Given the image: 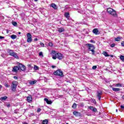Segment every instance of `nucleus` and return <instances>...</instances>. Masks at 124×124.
I'll list each match as a JSON object with an SVG mask.
<instances>
[{"label": "nucleus", "mask_w": 124, "mask_h": 124, "mask_svg": "<svg viewBox=\"0 0 124 124\" xmlns=\"http://www.w3.org/2000/svg\"><path fill=\"white\" fill-rule=\"evenodd\" d=\"M107 11L109 15H112V16H113L114 17H117V16H118L116 11L111 8H108Z\"/></svg>", "instance_id": "f257e3e1"}, {"label": "nucleus", "mask_w": 124, "mask_h": 124, "mask_svg": "<svg viewBox=\"0 0 124 124\" xmlns=\"http://www.w3.org/2000/svg\"><path fill=\"white\" fill-rule=\"evenodd\" d=\"M7 52L10 56L14 57V58H15V59H19L18 54L16 53V52H14L13 50L7 49Z\"/></svg>", "instance_id": "f03ea898"}, {"label": "nucleus", "mask_w": 124, "mask_h": 124, "mask_svg": "<svg viewBox=\"0 0 124 124\" xmlns=\"http://www.w3.org/2000/svg\"><path fill=\"white\" fill-rule=\"evenodd\" d=\"M86 46L88 47V50H89V51H91L92 52V55H94V49H95V47L93 45L91 44H86Z\"/></svg>", "instance_id": "7ed1b4c3"}, {"label": "nucleus", "mask_w": 124, "mask_h": 124, "mask_svg": "<svg viewBox=\"0 0 124 124\" xmlns=\"http://www.w3.org/2000/svg\"><path fill=\"white\" fill-rule=\"evenodd\" d=\"M11 88L12 92H14V93L16 92V88H17V82L16 81H13L12 82Z\"/></svg>", "instance_id": "20e7f679"}, {"label": "nucleus", "mask_w": 124, "mask_h": 124, "mask_svg": "<svg viewBox=\"0 0 124 124\" xmlns=\"http://www.w3.org/2000/svg\"><path fill=\"white\" fill-rule=\"evenodd\" d=\"M54 74L57 76H61V77H63L62 71L61 70H57L56 71L54 72Z\"/></svg>", "instance_id": "39448f33"}, {"label": "nucleus", "mask_w": 124, "mask_h": 124, "mask_svg": "<svg viewBox=\"0 0 124 124\" xmlns=\"http://www.w3.org/2000/svg\"><path fill=\"white\" fill-rule=\"evenodd\" d=\"M27 42L28 43H31L32 41V36H31V34L30 33H27Z\"/></svg>", "instance_id": "423d86ee"}, {"label": "nucleus", "mask_w": 124, "mask_h": 124, "mask_svg": "<svg viewBox=\"0 0 124 124\" xmlns=\"http://www.w3.org/2000/svg\"><path fill=\"white\" fill-rule=\"evenodd\" d=\"M18 68H19V70H22V71H25L26 70V67L25 65L19 63L18 64Z\"/></svg>", "instance_id": "0eeeda50"}, {"label": "nucleus", "mask_w": 124, "mask_h": 124, "mask_svg": "<svg viewBox=\"0 0 124 124\" xmlns=\"http://www.w3.org/2000/svg\"><path fill=\"white\" fill-rule=\"evenodd\" d=\"M63 58V55L61 53H57L56 56V59H58V60H62Z\"/></svg>", "instance_id": "6e6552de"}, {"label": "nucleus", "mask_w": 124, "mask_h": 124, "mask_svg": "<svg viewBox=\"0 0 124 124\" xmlns=\"http://www.w3.org/2000/svg\"><path fill=\"white\" fill-rule=\"evenodd\" d=\"M57 54H58V53H57V52H56V51H55V50L52 51L51 54L52 56V59L53 60H56V56H57Z\"/></svg>", "instance_id": "1a4fd4ad"}, {"label": "nucleus", "mask_w": 124, "mask_h": 124, "mask_svg": "<svg viewBox=\"0 0 124 124\" xmlns=\"http://www.w3.org/2000/svg\"><path fill=\"white\" fill-rule=\"evenodd\" d=\"M101 95H102V91H97V96L99 100H100V99L101 98Z\"/></svg>", "instance_id": "9d476101"}, {"label": "nucleus", "mask_w": 124, "mask_h": 124, "mask_svg": "<svg viewBox=\"0 0 124 124\" xmlns=\"http://www.w3.org/2000/svg\"><path fill=\"white\" fill-rule=\"evenodd\" d=\"M93 32L94 33V34H96V35H98L99 33H100V32L98 31V29L95 28L93 30Z\"/></svg>", "instance_id": "9b49d317"}, {"label": "nucleus", "mask_w": 124, "mask_h": 124, "mask_svg": "<svg viewBox=\"0 0 124 124\" xmlns=\"http://www.w3.org/2000/svg\"><path fill=\"white\" fill-rule=\"evenodd\" d=\"M88 108H89L90 110H92V111L93 112H94V113H96V112H97V109H96V108L93 107H92V106L88 107Z\"/></svg>", "instance_id": "f8f14e48"}, {"label": "nucleus", "mask_w": 124, "mask_h": 124, "mask_svg": "<svg viewBox=\"0 0 124 124\" xmlns=\"http://www.w3.org/2000/svg\"><path fill=\"white\" fill-rule=\"evenodd\" d=\"M50 7L54 9L55 10H57V9H58V6L55 3H51L50 4Z\"/></svg>", "instance_id": "ddd939ff"}, {"label": "nucleus", "mask_w": 124, "mask_h": 124, "mask_svg": "<svg viewBox=\"0 0 124 124\" xmlns=\"http://www.w3.org/2000/svg\"><path fill=\"white\" fill-rule=\"evenodd\" d=\"M18 70H20V68H19V67L18 66H15L13 69L12 71L13 72H17Z\"/></svg>", "instance_id": "4468645a"}, {"label": "nucleus", "mask_w": 124, "mask_h": 124, "mask_svg": "<svg viewBox=\"0 0 124 124\" xmlns=\"http://www.w3.org/2000/svg\"><path fill=\"white\" fill-rule=\"evenodd\" d=\"M44 100H45V101H46V103H47V104H52V102H51V101L49 100L48 99H47V98H45L44 99Z\"/></svg>", "instance_id": "2eb2a0df"}, {"label": "nucleus", "mask_w": 124, "mask_h": 124, "mask_svg": "<svg viewBox=\"0 0 124 124\" xmlns=\"http://www.w3.org/2000/svg\"><path fill=\"white\" fill-rule=\"evenodd\" d=\"M6 99H7V96H4L0 98V100H1V101H3V100H6Z\"/></svg>", "instance_id": "dca6fc26"}, {"label": "nucleus", "mask_w": 124, "mask_h": 124, "mask_svg": "<svg viewBox=\"0 0 124 124\" xmlns=\"http://www.w3.org/2000/svg\"><path fill=\"white\" fill-rule=\"evenodd\" d=\"M27 99L28 102H31L32 100V97H31V96H30L27 97Z\"/></svg>", "instance_id": "f3484780"}, {"label": "nucleus", "mask_w": 124, "mask_h": 124, "mask_svg": "<svg viewBox=\"0 0 124 124\" xmlns=\"http://www.w3.org/2000/svg\"><path fill=\"white\" fill-rule=\"evenodd\" d=\"M79 114H80V113L78 111H74L73 112V114L75 116H76V117H78V116H79Z\"/></svg>", "instance_id": "a211bd4d"}, {"label": "nucleus", "mask_w": 124, "mask_h": 124, "mask_svg": "<svg viewBox=\"0 0 124 124\" xmlns=\"http://www.w3.org/2000/svg\"><path fill=\"white\" fill-rule=\"evenodd\" d=\"M64 16L65 17V18H69V13L65 12L64 13Z\"/></svg>", "instance_id": "6ab92c4d"}, {"label": "nucleus", "mask_w": 124, "mask_h": 124, "mask_svg": "<svg viewBox=\"0 0 124 124\" xmlns=\"http://www.w3.org/2000/svg\"><path fill=\"white\" fill-rule=\"evenodd\" d=\"M36 82H37V81H36V80L30 81L29 82V83L30 85H34V84H35L36 83Z\"/></svg>", "instance_id": "aec40b11"}, {"label": "nucleus", "mask_w": 124, "mask_h": 124, "mask_svg": "<svg viewBox=\"0 0 124 124\" xmlns=\"http://www.w3.org/2000/svg\"><path fill=\"white\" fill-rule=\"evenodd\" d=\"M112 91H113L114 92H119L121 91V89H120V88H113Z\"/></svg>", "instance_id": "412c9836"}, {"label": "nucleus", "mask_w": 124, "mask_h": 124, "mask_svg": "<svg viewBox=\"0 0 124 124\" xmlns=\"http://www.w3.org/2000/svg\"><path fill=\"white\" fill-rule=\"evenodd\" d=\"M10 37L12 39H16V38H17V36L16 35L13 34L10 36Z\"/></svg>", "instance_id": "4be33fe9"}, {"label": "nucleus", "mask_w": 124, "mask_h": 124, "mask_svg": "<svg viewBox=\"0 0 124 124\" xmlns=\"http://www.w3.org/2000/svg\"><path fill=\"white\" fill-rule=\"evenodd\" d=\"M64 31V29L62 28H60L58 30V31L59 32L61 33V32H62L63 31Z\"/></svg>", "instance_id": "5701e85b"}, {"label": "nucleus", "mask_w": 124, "mask_h": 124, "mask_svg": "<svg viewBox=\"0 0 124 124\" xmlns=\"http://www.w3.org/2000/svg\"><path fill=\"white\" fill-rule=\"evenodd\" d=\"M42 124H48V120L46 119L42 122Z\"/></svg>", "instance_id": "b1692460"}, {"label": "nucleus", "mask_w": 124, "mask_h": 124, "mask_svg": "<svg viewBox=\"0 0 124 124\" xmlns=\"http://www.w3.org/2000/svg\"><path fill=\"white\" fill-rule=\"evenodd\" d=\"M103 55H104L105 57H109V55H108V53H107V52L106 51H105L103 52Z\"/></svg>", "instance_id": "393cba45"}, {"label": "nucleus", "mask_w": 124, "mask_h": 124, "mask_svg": "<svg viewBox=\"0 0 124 124\" xmlns=\"http://www.w3.org/2000/svg\"><path fill=\"white\" fill-rule=\"evenodd\" d=\"M77 107V105L76 103L73 104L72 106V108H74V109H76Z\"/></svg>", "instance_id": "a878e982"}, {"label": "nucleus", "mask_w": 124, "mask_h": 124, "mask_svg": "<svg viewBox=\"0 0 124 124\" xmlns=\"http://www.w3.org/2000/svg\"><path fill=\"white\" fill-rule=\"evenodd\" d=\"M12 25H13V26H15V27H16V26H17V22H15V21H13L12 22Z\"/></svg>", "instance_id": "bb28decb"}, {"label": "nucleus", "mask_w": 124, "mask_h": 124, "mask_svg": "<svg viewBox=\"0 0 124 124\" xmlns=\"http://www.w3.org/2000/svg\"><path fill=\"white\" fill-rule=\"evenodd\" d=\"M120 59L122 61V62H124V56L121 55Z\"/></svg>", "instance_id": "cd10ccee"}, {"label": "nucleus", "mask_w": 124, "mask_h": 124, "mask_svg": "<svg viewBox=\"0 0 124 124\" xmlns=\"http://www.w3.org/2000/svg\"><path fill=\"white\" fill-rule=\"evenodd\" d=\"M121 38L120 37H117L115 38V41H120L121 40Z\"/></svg>", "instance_id": "c85d7f7f"}, {"label": "nucleus", "mask_w": 124, "mask_h": 124, "mask_svg": "<svg viewBox=\"0 0 124 124\" xmlns=\"http://www.w3.org/2000/svg\"><path fill=\"white\" fill-rule=\"evenodd\" d=\"M5 106H7V107H10L11 106V105H10V103H7L5 104Z\"/></svg>", "instance_id": "c756f323"}, {"label": "nucleus", "mask_w": 124, "mask_h": 124, "mask_svg": "<svg viewBox=\"0 0 124 124\" xmlns=\"http://www.w3.org/2000/svg\"><path fill=\"white\" fill-rule=\"evenodd\" d=\"M34 69L35 70H38V66H36V65H35V66H34Z\"/></svg>", "instance_id": "7c9ffc66"}, {"label": "nucleus", "mask_w": 124, "mask_h": 124, "mask_svg": "<svg viewBox=\"0 0 124 124\" xmlns=\"http://www.w3.org/2000/svg\"><path fill=\"white\" fill-rule=\"evenodd\" d=\"M116 87H122V84H120V83H118L116 85Z\"/></svg>", "instance_id": "2f4dec72"}, {"label": "nucleus", "mask_w": 124, "mask_h": 124, "mask_svg": "<svg viewBox=\"0 0 124 124\" xmlns=\"http://www.w3.org/2000/svg\"><path fill=\"white\" fill-rule=\"evenodd\" d=\"M97 68V66H93V67H92V69L94 70L95 69H96Z\"/></svg>", "instance_id": "473e14b6"}, {"label": "nucleus", "mask_w": 124, "mask_h": 124, "mask_svg": "<svg viewBox=\"0 0 124 124\" xmlns=\"http://www.w3.org/2000/svg\"><path fill=\"white\" fill-rule=\"evenodd\" d=\"M48 45H49V46H50V47H52V46H53V43H48Z\"/></svg>", "instance_id": "72a5a7b5"}, {"label": "nucleus", "mask_w": 124, "mask_h": 124, "mask_svg": "<svg viewBox=\"0 0 124 124\" xmlns=\"http://www.w3.org/2000/svg\"><path fill=\"white\" fill-rule=\"evenodd\" d=\"M90 42L91 43H95V41H94L93 40H91Z\"/></svg>", "instance_id": "f704fd0d"}, {"label": "nucleus", "mask_w": 124, "mask_h": 124, "mask_svg": "<svg viewBox=\"0 0 124 124\" xmlns=\"http://www.w3.org/2000/svg\"><path fill=\"white\" fill-rule=\"evenodd\" d=\"M40 45L42 46V47H44V44L42 43H40Z\"/></svg>", "instance_id": "c9c22d12"}, {"label": "nucleus", "mask_w": 124, "mask_h": 124, "mask_svg": "<svg viewBox=\"0 0 124 124\" xmlns=\"http://www.w3.org/2000/svg\"><path fill=\"white\" fill-rule=\"evenodd\" d=\"M40 111H41V109L40 108H39L37 109V113H39V112H40Z\"/></svg>", "instance_id": "e433bc0d"}, {"label": "nucleus", "mask_w": 124, "mask_h": 124, "mask_svg": "<svg viewBox=\"0 0 124 124\" xmlns=\"http://www.w3.org/2000/svg\"><path fill=\"white\" fill-rule=\"evenodd\" d=\"M39 55L43 57V53L42 52H41L39 53Z\"/></svg>", "instance_id": "4c0bfd02"}, {"label": "nucleus", "mask_w": 124, "mask_h": 124, "mask_svg": "<svg viewBox=\"0 0 124 124\" xmlns=\"http://www.w3.org/2000/svg\"><path fill=\"white\" fill-rule=\"evenodd\" d=\"M110 47L113 48V47H115V44H112L110 45Z\"/></svg>", "instance_id": "58836bf2"}, {"label": "nucleus", "mask_w": 124, "mask_h": 124, "mask_svg": "<svg viewBox=\"0 0 124 124\" xmlns=\"http://www.w3.org/2000/svg\"><path fill=\"white\" fill-rule=\"evenodd\" d=\"M14 78L15 80H17L18 79V77H17L16 76H14Z\"/></svg>", "instance_id": "ea45409f"}, {"label": "nucleus", "mask_w": 124, "mask_h": 124, "mask_svg": "<svg viewBox=\"0 0 124 124\" xmlns=\"http://www.w3.org/2000/svg\"><path fill=\"white\" fill-rule=\"evenodd\" d=\"M120 107L121 109H124V105H121Z\"/></svg>", "instance_id": "a19ab883"}, {"label": "nucleus", "mask_w": 124, "mask_h": 124, "mask_svg": "<svg viewBox=\"0 0 124 124\" xmlns=\"http://www.w3.org/2000/svg\"><path fill=\"white\" fill-rule=\"evenodd\" d=\"M121 45H122V46H123V47H124V41L122 42Z\"/></svg>", "instance_id": "79ce46f5"}, {"label": "nucleus", "mask_w": 124, "mask_h": 124, "mask_svg": "<svg viewBox=\"0 0 124 124\" xmlns=\"http://www.w3.org/2000/svg\"><path fill=\"white\" fill-rule=\"evenodd\" d=\"M4 39V37L0 36V39Z\"/></svg>", "instance_id": "37998d69"}, {"label": "nucleus", "mask_w": 124, "mask_h": 124, "mask_svg": "<svg viewBox=\"0 0 124 124\" xmlns=\"http://www.w3.org/2000/svg\"><path fill=\"white\" fill-rule=\"evenodd\" d=\"M93 103H94V104H95V103H96V101H95V100H93Z\"/></svg>", "instance_id": "c03bdc74"}, {"label": "nucleus", "mask_w": 124, "mask_h": 124, "mask_svg": "<svg viewBox=\"0 0 124 124\" xmlns=\"http://www.w3.org/2000/svg\"><path fill=\"white\" fill-rule=\"evenodd\" d=\"M34 41H37V40H38V39H37V38H36L34 39Z\"/></svg>", "instance_id": "a18cd8bd"}, {"label": "nucleus", "mask_w": 124, "mask_h": 124, "mask_svg": "<svg viewBox=\"0 0 124 124\" xmlns=\"http://www.w3.org/2000/svg\"><path fill=\"white\" fill-rule=\"evenodd\" d=\"M51 67H52V68H55V67H56V66L52 65Z\"/></svg>", "instance_id": "49530a36"}, {"label": "nucleus", "mask_w": 124, "mask_h": 124, "mask_svg": "<svg viewBox=\"0 0 124 124\" xmlns=\"http://www.w3.org/2000/svg\"><path fill=\"white\" fill-rule=\"evenodd\" d=\"M2 86H1V85H0V89H2Z\"/></svg>", "instance_id": "de8ad7c7"}, {"label": "nucleus", "mask_w": 124, "mask_h": 124, "mask_svg": "<svg viewBox=\"0 0 124 124\" xmlns=\"http://www.w3.org/2000/svg\"><path fill=\"white\" fill-rule=\"evenodd\" d=\"M5 87H6V88H8V85L6 84V85H5Z\"/></svg>", "instance_id": "09e8293b"}, {"label": "nucleus", "mask_w": 124, "mask_h": 124, "mask_svg": "<svg viewBox=\"0 0 124 124\" xmlns=\"http://www.w3.org/2000/svg\"><path fill=\"white\" fill-rule=\"evenodd\" d=\"M34 1H38V0H34Z\"/></svg>", "instance_id": "8fccbe9b"}, {"label": "nucleus", "mask_w": 124, "mask_h": 124, "mask_svg": "<svg viewBox=\"0 0 124 124\" xmlns=\"http://www.w3.org/2000/svg\"><path fill=\"white\" fill-rule=\"evenodd\" d=\"M18 34H21V32H19Z\"/></svg>", "instance_id": "3c124183"}, {"label": "nucleus", "mask_w": 124, "mask_h": 124, "mask_svg": "<svg viewBox=\"0 0 124 124\" xmlns=\"http://www.w3.org/2000/svg\"><path fill=\"white\" fill-rule=\"evenodd\" d=\"M23 124H28V123H23Z\"/></svg>", "instance_id": "603ef678"}, {"label": "nucleus", "mask_w": 124, "mask_h": 124, "mask_svg": "<svg viewBox=\"0 0 124 124\" xmlns=\"http://www.w3.org/2000/svg\"><path fill=\"white\" fill-rule=\"evenodd\" d=\"M116 112H118V109H116Z\"/></svg>", "instance_id": "864d4df0"}, {"label": "nucleus", "mask_w": 124, "mask_h": 124, "mask_svg": "<svg viewBox=\"0 0 124 124\" xmlns=\"http://www.w3.org/2000/svg\"><path fill=\"white\" fill-rule=\"evenodd\" d=\"M111 58H113V55H111Z\"/></svg>", "instance_id": "5fc2aeb1"}, {"label": "nucleus", "mask_w": 124, "mask_h": 124, "mask_svg": "<svg viewBox=\"0 0 124 124\" xmlns=\"http://www.w3.org/2000/svg\"><path fill=\"white\" fill-rule=\"evenodd\" d=\"M66 124H68V123H66Z\"/></svg>", "instance_id": "6e6d98bb"}]
</instances>
